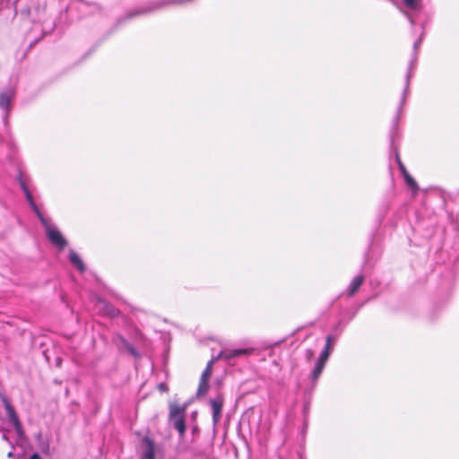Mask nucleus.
I'll return each instance as SVG.
<instances>
[{
  "label": "nucleus",
  "instance_id": "obj_1",
  "mask_svg": "<svg viewBox=\"0 0 459 459\" xmlns=\"http://www.w3.org/2000/svg\"><path fill=\"white\" fill-rule=\"evenodd\" d=\"M193 1L194 0H153L144 5L128 11L124 16L120 17L117 22L118 23H122L125 21L140 15H146L171 5H183Z\"/></svg>",
  "mask_w": 459,
  "mask_h": 459
},
{
  "label": "nucleus",
  "instance_id": "obj_2",
  "mask_svg": "<svg viewBox=\"0 0 459 459\" xmlns=\"http://www.w3.org/2000/svg\"><path fill=\"white\" fill-rule=\"evenodd\" d=\"M59 9H65L70 20L93 14L100 11V6L95 3L84 0H59Z\"/></svg>",
  "mask_w": 459,
  "mask_h": 459
},
{
  "label": "nucleus",
  "instance_id": "obj_3",
  "mask_svg": "<svg viewBox=\"0 0 459 459\" xmlns=\"http://www.w3.org/2000/svg\"><path fill=\"white\" fill-rule=\"evenodd\" d=\"M22 188L25 194L26 199L29 202L31 209L34 211L38 218L40 220L42 225L45 228L46 234L48 238V239L51 241V243L55 246H57V230L52 227L47 218L44 217L42 212L39 211V209L37 207L35 202L33 201L32 195L29 191L28 187L26 186L24 182L21 183Z\"/></svg>",
  "mask_w": 459,
  "mask_h": 459
},
{
  "label": "nucleus",
  "instance_id": "obj_4",
  "mask_svg": "<svg viewBox=\"0 0 459 459\" xmlns=\"http://www.w3.org/2000/svg\"><path fill=\"white\" fill-rule=\"evenodd\" d=\"M0 400L5 409L6 416L8 418V421L13 424L14 428V431L17 436V441L22 442L25 440V433L23 431L22 423L19 420V417L12 406L11 403L7 399V397L4 394H0Z\"/></svg>",
  "mask_w": 459,
  "mask_h": 459
},
{
  "label": "nucleus",
  "instance_id": "obj_5",
  "mask_svg": "<svg viewBox=\"0 0 459 459\" xmlns=\"http://www.w3.org/2000/svg\"><path fill=\"white\" fill-rule=\"evenodd\" d=\"M423 35H424V32L422 31L421 34H420V37L414 42L413 44V56H412V59L411 61L410 62V65H409V68H408V72H407V74H406V79H405V87H404V90H403V96H402V99H401V102H400V105H399V108H398V113L395 117V124L397 123V120L399 118V113L401 112L402 108H403V106L404 105L405 103V100H406V96L409 92V87H410V80L412 76V69L414 68L415 66V63L417 61V52L420 47V44H421V41H422V39H423Z\"/></svg>",
  "mask_w": 459,
  "mask_h": 459
},
{
  "label": "nucleus",
  "instance_id": "obj_6",
  "mask_svg": "<svg viewBox=\"0 0 459 459\" xmlns=\"http://www.w3.org/2000/svg\"><path fill=\"white\" fill-rule=\"evenodd\" d=\"M185 411L186 407L178 404H171L169 407V420L180 437H183L186 431Z\"/></svg>",
  "mask_w": 459,
  "mask_h": 459
},
{
  "label": "nucleus",
  "instance_id": "obj_7",
  "mask_svg": "<svg viewBox=\"0 0 459 459\" xmlns=\"http://www.w3.org/2000/svg\"><path fill=\"white\" fill-rule=\"evenodd\" d=\"M333 346L329 345V343H325L323 351H321L320 356L316 361L315 367L311 372L310 377L312 382H316L322 374L325 366L330 357Z\"/></svg>",
  "mask_w": 459,
  "mask_h": 459
},
{
  "label": "nucleus",
  "instance_id": "obj_8",
  "mask_svg": "<svg viewBox=\"0 0 459 459\" xmlns=\"http://www.w3.org/2000/svg\"><path fill=\"white\" fill-rule=\"evenodd\" d=\"M253 351L254 349L252 348L224 349L221 351L216 357H213V359L215 360L224 359L226 361H230L236 358L250 355Z\"/></svg>",
  "mask_w": 459,
  "mask_h": 459
},
{
  "label": "nucleus",
  "instance_id": "obj_9",
  "mask_svg": "<svg viewBox=\"0 0 459 459\" xmlns=\"http://www.w3.org/2000/svg\"><path fill=\"white\" fill-rule=\"evenodd\" d=\"M140 449L143 459H155L157 447L154 441L149 437H143L142 438Z\"/></svg>",
  "mask_w": 459,
  "mask_h": 459
},
{
  "label": "nucleus",
  "instance_id": "obj_10",
  "mask_svg": "<svg viewBox=\"0 0 459 459\" xmlns=\"http://www.w3.org/2000/svg\"><path fill=\"white\" fill-rule=\"evenodd\" d=\"M223 403L224 399L221 395H218L217 397L210 400V405L212 415V423L214 426H216L221 419Z\"/></svg>",
  "mask_w": 459,
  "mask_h": 459
},
{
  "label": "nucleus",
  "instance_id": "obj_11",
  "mask_svg": "<svg viewBox=\"0 0 459 459\" xmlns=\"http://www.w3.org/2000/svg\"><path fill=\"white\" fill-rule=\"evenodd\" d=\"M68 261L71 264V265L74 268H75L79 273H82L85 272V270H86L85 264L83 263L80 255L73 249L69 250Z\"/></svg>",
  "mask_w": 459,
  "mask_h": 459
},
{
  "label": "nucleus",
  "instance_id": "obj_12",
  "mask_svg": "<svg viewBox=\"0 0 459 459\" xmlns=\"http://www.w3.org/2000/svg\"><path fill=\"white\" fill-rule=\"evenodd\" d=\"M363 281H364V277L362 275L355 276L347 288L346 292H347L348 296L349 297L353 296L358 291L359 287L362 285Z\"/></svg>",
  "mask_w": 459,
  "mask_h": 459
},
{
  "label": "nucleus",
  "instance_id": "obj_13",
  "mask_svg": "<svg viewBox=\"0 0 459 459\" xmlns=\"http://www.w3.org/2000/svg\"><path fill=\"white\" fill-rule=\"evenodd\" d=\"M14 96L13 90H8L0 94V108L8 110L11 105V101Z\"/></svg>",
  "mask_w": 459,
  "mask_h": 459
},
{
  "label": "nucleus",
  "instance_id": "obj_14",
  "mask_svg": "<svg viewBox=\"0 0 459 459\" xmlns=\"http://www.w3.org/2000/svg\"><path fill=\"white\" fill-rule=\"evenodd\" d=\"M118 339L123 347L126 349L131 355H133L135 358L139 356V353L136 351V349L131 343H129L124 337L119 336Z\"/></svg>",
  "mask_w": 459,
  "mask_h": 459
},
{
  "label": "nucleus",
  "instance_id": "obj_15",
  "mask_svg": "<svg viewBox=\"0 0 459 459\" xmlns=\"http://www.w3.org/2000/svg\"><path fill=\"white\" fill-rule=\"evenodd\" d=\"M403 4L411 11H419L421 7V0H402Z\"/></svg>",
  "mask_w": 459,
  "mask_h": 459
},
{
  "label": "nucleus",
  "instance_id": "obj_16",
  "mask_svg": "<svg viewBox=\"0 0 459 459\" xmlns=\"http://www.w3.org/2000/svg\"><path fill=\"white\" fill-rule=\"evenodd\" d=\"M406 185L411 189L413 192H417L419 187L417 182L414 178L408 173L403 175Z\"/></svg>",
  "mask_w": 459,
  "mask_h": 459
},
{
  "label": "nucleus",
  "instance_id": "obj_17",
  "mask_svg": "<svg viewBox=\"0 0 459 459\" xmlns=\"http://www.w3.org/2000/svg\"><path fill=\"white\" fill-rule=\"evenodd\" d=\"M214 361H216V360L212 358L208 362L206 368H204V370L202 373L200 380L209 381V378H210V377L212 375V364L214 363Z\"/></svg>",
  "mask_w": 459,
  "mask_h": 459
},
{
  "label": "nucleus",
  "instance_id": "obj_18",
  "mask_svg": "<svg viewBox=\"0 0 459 459\" xmlns=\"http://www.w3.org/2000/svg\"><path fill=\"white\" fill-rule=\"evenodd\" d=\"M209 390V383L208 381L200 380L198 389H197V395L202 396L204 395Z\"/></svg>",
  "mask_w": 459,
  "mask_h": 459
},
{
  "label": "nucleus",
  "instance_id": "obj_19",
  "mask_svg": "<svg viewBox=\"0 0 459 459\" xmlns=\"http://www.w3.org/2000/svg\"><path fill=\"white\" fill-rule=\"evenodd\" d=\"M395 160H396L399 170L401 171L402 175H404V174L408 173L405 166L402 162V160L400 159V156H399V154L397 152L395 153Z\"/></svg>",
  "mask_w": 459,
  "mask_h": 459
},
{
  "label": "nucleus",
  "instance_id": "obj_20",
  "mask_svg": "<svg viewBox=\"0 0 459 459\" xmlns=\"http://www.w3.org/2000/svg\"><path fill=\"white\" fill-rule=\"evenodd\" d=\"M67 242L64 236L59 233V251L66 246Z\"/></svg>",
  "mask_w": 459,
  "mask_h": 459
},
{
  "label": "nucleus",
  "instance_id": "obj_21",
  "mask_svg": "<svg viewBox=\"0 0 459 459\" xmlns=\"http://www.w3.org/2000/svg\"><path fill=\"white\" fill-rule=\"evenodd\" d=\"M335 342V337H333L332 334H329L326 336V342L329 343V345L333 346Z\"/></svg>",
  "mask_w": 459,
  "mask_h": 459
},
{
  "label": "nucleus",
  "instance_id": "obj_22",
  "mask_svg": "<svg viewBox=\"0 0 459 459\" xmlns=\"http://www.w3.org/2000/svg\"><path fill=\"white\" fill-rule=\"evenodd\" d=\"M313 356H314V351L312 350L308 349L306 351V357H307V360H310Z\"/></svg>",
  "mask_w": 459,
  "mask_h": 459
},
{
  "label": "nucleus",
  "instance_id": "obj_23",
  "mask_svg": "<svg viewBox=\"0 0 459 459\" xmlns=\"http://www.w3.org/2000/svg\"><path fill=\"white\" fill-rule=\"evenodd\" d=\"M30 459H41L40 455H38V454H33L30 455Z\"/></svg>",
  "mask_w": 459,
  "mask_h": 459
},
{
  "label": "nucleus",
  "instance_id": "obj_24",
  "mask_svg": "<svg viewBox=\"0 0 459 459\" xmlns=\"http://www.w3.org/2000/svg\"><path fill=\"white\" fill-rule=\"evenodd\" d=\"M408 19H409L411 24L413 26L415 24L414 20L411 16H408Z\"/></svg>",
  "mask_w": 459,
  "mask_h": 459
},
{
  "label": "nucleus",
  "instance_id": "obj_25",
  "mask_svg": "<svg viewBox=\"0 0 459 459\" xmlns=\"http://www.w3.org/2000/svg\"><path fill=\"white\" fill-rule=\"evenodd\" d=\"M110 313H111V315H112V316H115V310H114V309H112V310L110 311Z\"/></svg>",
  "mask_w": 459,
  "mask_h": 459
}]
</instances>
